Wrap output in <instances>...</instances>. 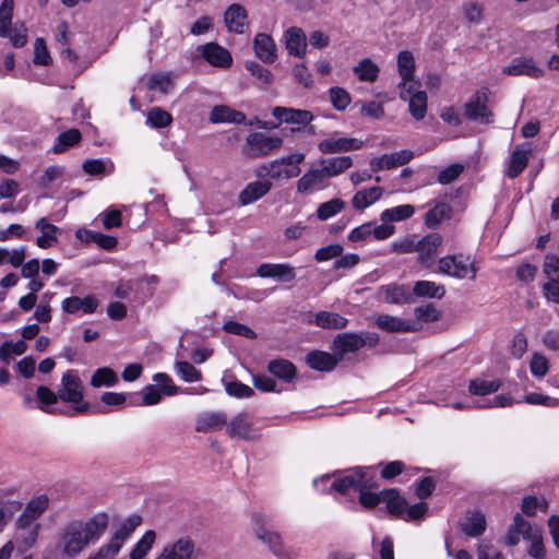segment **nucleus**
I'll return each mask as SVG.
<instances>
[{"instance_id": "nucleus-7", "label": "nucleus", "mask_w": 559, "mask_h": 559, "mask_svg": "<svg viewBox=\"0 0 559 559\" xmlns=\"http://www.w3.org/2000/svg\"><path fill=\"white\" fill-rule=\"evenodd\" d=\"M373 486V477L369 475L368 471L362 468H357L334 479L331 485V489L340 492L346 493L350 489L354 491L360 490L361 488H371Z\"/></svg>"}, {"instance_id": "nucleus-46", "label": "nucleus", "mask_w": 559, "mask_h": 559, "mask_svg": "<svg viewBox=\"0 0 559 559\" xmlns=\"http://www.w3.org/2000/svg\"><path fill=\"white\" fill-rule=\"evenodd\" d=\"M81 132L78 129H70L58 135L57 143L53 146V152L59 154L67 151L69 147L78 144L81 141Z\"/></svg>"}, {"instance_id": "nucleus-26", "label": "nucleus", "mask_w": 559, "mask_h": 559, "mask_svg": "<svg viewBox=\"0 0 559 559\" xmlns=\"http://www.w3.org/2000/svg\"><path fill=\"white\" fill-rule=\"evenodd\" d=\"M35 228L41 233V235L36 238V245L39 248L48 249L58 241L60 228L50 224L46 217L39 218L35 224Z\"/></svg>"}, {"instance_id": "nucleus-23", "label": "nucleus", "mask_w": 559, "mask_h": 559, "mask_svg": "<svg viewBox=\"0 0 559 559\" xmlns=\"http://www.w3.org/2000/svg\"><path fill=\"white\" fill-rule=\"evenodd\" d=\"M531 147L528 144L518 145L510 157L507 176L511 179L519 177L528 164Z\"/></svg>"}, {"instance_id": "nucleus-22", "label": "nucleus", "mask_w": 559, "mask_h": 559, "mask_svg": "<svg viewBox=\"0 0 559 559\" xmlns=\"http://www.w3.org/2000/svg\"><path fill=\"white\" fill-rule=\"evenodd\" d=\"M247 20L246 9L238 3L229 5L224 14V21L228 31L237 34L245 33V28L248 25Z\"/></svg>"}, {"instance_id": "nucleus-34", "label": "nucleus", "mask_w": 559, "mask_h": 559, "mask_svg": "<svg viewBox=\"0 0 559 559\" xmlns=\"http://www.w3.org/2000/svg\"><path fill=\"white\" fill-rule=\"evenodd\" d=\"M337 362V358L325 352L313 350L307 355V364L314 370L331 371Z\"/></svg>"}, {"instance_id": "nucleus-15", "label": "nucleus", "mask_w": 559, "mask_h": 559, "mask_svg": "<svg viewBox=\"0 0 559 559\" xmlns=\"http://www.w3.org/2000/svg\"><path fill=\"white\" fill-rule=\"evenodd\" d=\"M376 324L379 329L389 333H409L421 329V324L418 322H411L390 314L378 316Z\"/></svg>"}, {"instance_id": "nucleus-6", "label": "nucleus", "mask_w": 559, "mask_h": 559, "mask_svg": "<svg viewBox=\"0 0 559 559\" xmlns=\"http://www.w3.org/2000/svg\"><path fill=\"white\" fill-rule=\"evenodd\" d=\"M488 94V88H481L472 95L465 104V116L469 120L486 124L493 122V114L487 105Z\"/></svg>"}, {"instance_id": "nucleus-59", "label": "nucleus", "mask_w": 559, "mask_h": 559, "mask_svg": "<svg viewBox=\"0 0 559 559\" xmlns=\"http://www.w3.org/2000/svg\"><path fill=\"white\" fill-rule=\"evenodd\" d=\"M512 526L526 540L534 538L536 534H542L539 530L533 528L532 525L526 520H524L520 513L515 514Z\"/></svg>"}, {"instance_id": "nucleus-28", "label": "nucleus", "mask_w": 559, "mask_h": 559, "mask_svg": "<svg viewBox=\"0 0 559 559\" xmlns=\"http://www.w3.org/2000/svg\"><path fill=\"white\" fill-rule=\"evenodd\" d=\"M486 527V518L480 511L468 512L465 521L461 524L463 533L468 537H478L483 535Z\"/></svg>"}, {"instance_id": "nucleus-45", "label": "nucleus", "mask_w": 559, "mask_h": 559, "mask_svg": "<svg viewBox=\"0 0 559 559\" xmlns=\"http://www.w3.org/2000/svg\"><path fill=\"white\" fill-rule=\"evenodd\" d=\"M156 534L154 531H146L141 539L134 545L130 551V559H143L152 549Z\"/></svg>"}, {"instance_id": "nucleus-49", "label": "nucleus", "mask_w": 559, "mask_h": 559, "mask_svg": "<svg viewBox=\"0 0 559 559\" xmlns=\"http://www.w3.org/2000/svg\"><path fill=\"white\" fill-rule=\"evenodd\" d=\"M501 384L500 380L487 381L475 379L469 382L468 390L473 395L484 396L497 392L501 388Z\"/></svg>"}, {"instance_id": "nucleus-16", "label": "nucleus", "mask_w": 559, "mask_h": 559, "mask_svg": "<svg viewBox=\"0 0 559 559\" xmlns=\"http://www.w3.org/2000/svg\"><path fill=\"white\" fill-rule=\"evenodd\" d=\"M362 141L355 138H328L318 143L322 154H335L341 152L356 151L362 147Z\"/></svg>"}, {"instance_id": "nucleus-20", "label": "nucleus", "mask_w": 559, "mask_h": 559, "mask_svg": "<svg viewBox=\"0 0 559 559\" xmlns=\"http://www.w3.org/2000/svg\"><path fill=\"white\" fill-rule=\"evenodd\" d=\"M203 58L214 67L228 68L233 58L230 52L216 43H207L201 48Z\"/></svg>"}, {"instance_id": "nucleus-57", "label": "nucleus", "mask_w": 559, "mask_h": 559, "mask_svg": "<svg viewBox=\"0 0 559 559\" xmlns=\"http://www.w3.org/2000/svg\"><path fill=\"white\" fill-rule=\"evenodd\" d=\"M36 397L40 402V409L50 412L48 408L55 405L59 399L58 392L55 393L48 386L39 385L36 390Z\"/></svg>"}, {"instance_id": "nucleus-8", "label": "nucleus", "mask_w": 559, "mask_h": 559, "mask_svg": "<svg viewBox=\"0 0 559 559\" xmlns=\"http://www.w3.org/2000/svg\"><path fill=\"white\" fill-rule=\"evenodd\" d=\"M305 159L304 153H294L271 162L270 178L273 180L290 179L299 176L298 165Z\"/></svg>"}, {"instance_id": "nucleus-43", "label": "nucleus", "mask_w": 559, "mask_h": 559, "mask_svg": "<svg viewBox=\"0 0 559 559\" xmlns=\"http://www.w3.org/2000/svg\"><path fill=\"white\" fill-rule=\"evenodd\" d=\"M354 73L360 81L374 82L379 75V67L371 59L365 58L354 67Z\"/></svg>"}, {"instance_id": "nucleus-2", "label": "nucleus", "mask_w": 559, "mask_h": 559, "mask_svg": "<svg viewBox=\"0 0 559 559\" xmlns=\"http://www.w3.org/2000/svg\"><path fill=\"white\" fill-rule=\"evenodd\" d=\"M59 399L72 405L67 412H59L70 416L85 414L91 411V404L84 401L83 383L74 370H68L62 374L61 386L58 390Z\"/></svg>"}, {"instance_id": "nucleus-9", "label": "nucleus", "mask_w": 559, "mask_h": 559, "mask_svg": "<svg viewBox=\"0 0 559 559\" xmlns=\"http://www.w3.org/2000/svg\"><path fill=\"white\" fill-rule=\"evenodd\" d=\"M226 433L233 439L254 440L259 430L254 427L253 417L249 413H240L226 424Z\"/></svg>"}, {"instance_id": "nucleus-47", "label": "nucleus", "mask_w": 559, "mask_h": 559, "mask_svg": "<svg viewBox=\"0 0 559 559\" xmlns=\"http://www.w3.org/2000/svg\"><path fill=\"white\" fill-rule=\"evenodd\" d=\"M383 300L388 304H403L408 299V292L404 285H386L381 287Z\"/></svg>"}, {"instance_id": "nucleus-55", "label": "nucleus", "mask_w": 559, "mask_h": 559, "mask_svg": "<svg viewBox=\"0 0 559 559\" xmlns=\"http://www.w3.org/2000/svg\"><path fill=\"white\" fill-rule=\"evenodd\" d=\"M177 374L186 382H197L202 379L201 372L188 361L176 362Z\"/></svg>"}, {"instance_id": "nucleus-11", "label": "nucleus", "mask_w": 559, "mask_h": 559, "mask_svg": "<svg viewBox=\"0 0 559 559\" xmlns=\"http://www.w3.org/2000/svg\"><path fill=\"white\" fill-rule=\"evenodd\" d=\"M419 85L418 82H414L408 86L400 87V98L408 102L409 112L416 120L424 119L427 111V95L418 91Z\"/></svg>"}, {"instance_id": "nucleus-10", "label": "nucleus", "mask_w": 559, "mask_h": 559, "mask_svg": "<svg viewBox=\"0 0 559 559\" xmlns=\"http://www.w3.org/2000/svg\"><path fill=\"white\" fill-rule=\"evenodd\" d=\"M502 73L511 76H527L535 80L545 75L544 69L540 68L531 56L513 58L510 64L502 69Z\"/></svg>"}, {"instance_id": "nucleus-51", "label": "nucleus", "mask_w": 559, "mask_h": 559, "mask_svg": "<svg viewBox=\"0 0 559 559\" xmlns=\"http://www.w3.org/2000/svg\"><path fill=\"white\" fill-rule=\"evenodd\" d=\"M245 68L262 85H270L274 81L273 73L255 61H247Z\"/></svg>"}, {"instance_id": "nucleus-37", "label": "nucleus", "mask_w": 559, "mask_h": 559, "mask_svg": "<svg viewBox=\"0 0 559 559\" xmlns=\"http://www.w3.org/2000/svg\"><path fill=\"white\" fill-rule=\"evenodd\" d=\"M382 501L386 503L388 511L395 516H403L407 502L396 489L381 491Z\"/></svg>"}, {"instance_id": "nucleus-5", "label": "nucleus", "mask_w": 559, "mask_h": 559, "mask_svg": "<svg viewBox=\"0 0 559 559\" xmlns=\"http://www.w3.org/2000/svg\"><path fill=\"white\" fill-rule=\"evenodd\" d=\"M248 150L246 155L251 158L265 157L282 146L283 140L276 135L263 132L250 133L246 139Z\"/></svg>"}, {"instance_id": "nucleus-44", "label": "nucleus", "mask_w": 559, "mask_h": 559, "mask_svg": "<svg viewBox=\"0 0 559 559\" xmlns=\"http://www.w3.org/2000/svg\"><path fill=\"white\" fill-rule=\"evenodd\" d=\"M118 383L117 373L108 367L96 369L91 378V385L93 388L114 386Z\"/></svg>"}, {"instance_id": "nucleus-21", "label": "nucleus", "mask_w": 559, "mask_h": 559, "mask_svg": "<svg viewBox=\"0 0 559 559\" xmlns=\"http://www.w3.org/2000/svg\"><path fill=\"white\" fill-rule=\"evenodd\" d=\"M98 307V300L92 296H85L84 298L72 296L68 297L62 301L61 308L64 312L74 314L82 311L84 314H91L96 311Z\"/></svg>"}, {"instance_id": "nucleus-53", "label": "nucleus", "mask_w": 559, "mask_h": 559, "mask_svg": "<svg viewBox=\"0 0 559 559\" xmlns=\"http://www.w3.org/2000/svg\"><path fill=\"white\" fill-rule=\"evenodd\" d=\"M344 206L345 203L341 199H332L328 202H324L317 210L318 218L321 221H326L341 212Z\"/></svg>"}, {"instance_id": "nucleus-63", "label": "nucleus", "mask_w": 559, "mask_h": 559, "mask_svg": "<svg viewBox=\"0 0 559 559\" xmlns=\"http://www.w3.org/2000/svg\"><path fill=\"white\" fill-rule=\"evenodd\" d=\"M225 390L230 396L235 397H250L253 395V390L239 382V381H230L225 384Z\"/></svg>"}, {"instance_id": "nucleus-36", "label": "nucleus", "mask_w": 559, "mask_h": 559, "mask_svg": "<svg viewBox=\"0 0 559 559\" xmlns=\"http://www.w3.org/2000/svg\"><path fill=\"white\" fill-rule=\"evenodd\" d=\"M314 323L322 329L341 330L347 326L348 320L336 312L320 311L316 314Z\"/></svg>"}, {"instance_id": "nucleus-4", "label": "nucleus", "mask_w": 559, "mask_h": 559, "mask_svg": "<svg viewBox=\"0 0 559 559\" xmlns=\"http://www.w3.org/2000/svg\"><path fill=\"white\" fill-rule=\"evenodd\" d=\"M255 537L266 544L275 556L283 555V543L280 534L269 528L271 526L269 516L262 513H253L251 516Z\"/></svg>"}, {"instance_id": "nucleus-58", "label": "nucleus", "mask_w": 559, "mask_h": 559, "mask_svg": "<svg viewBox=\"0 0 559 559\" xmlns=\"http://www.w3.org/2000/svg\"><path fill=\"white\" fill-rule=\"evenodd\" d=\"M512 526L526 540L534 538L536 534H542L539 530L533 528L532 525L526 520H524L520 513L515 514Z\"/></svg>"}, {"instance_id": "nucleus-17", "label": "nucleus", "mask_w": 559, "mask_h": 559, "mask_svg": "<svg viewBox=\"0 0 559 559\" xmlns=\"http://www.w3.org/2000/svg\"><path fill=\"white\" fill-rule=\"evenodd\" d=\"M443 238L439 233H430L417 241L416 252L418 253V262L429 265L433 255L442 246Z\"/></svg>"}, {"instance_id": "nucleus-52", "label": "nucleus", "mask_w": 559, "mask_h": 559, "mask_svg": "<svg viewBox=\"0 0 559 559\" xmlns=\"http://www.w3.org/2000/svg\"><path fill=\"white\" fill-rule=\"evenodd\" d=\"M171 121V115L159 107H154L147 112V123L153 128H165Z\"/></svg>"}, {"instance_id": "nucleus-60", "label": "nucleus", "mask_w": 559, "mask_h": 559, "mask_svg": "<svg viewBox=\"0 0 559 559\" xmlns=\"http://www.w3.org/2000/svg\"><path fill=\"white\" fill-rule=\"evenodd\" d=\"M148 88L157 90L163 94H167L173 88V82L169 74H153L148 80Z\"/></svg>"}, {"instance_id": "nucleus-40", "label": "nucleus", "mask_w": 559, "mask_h": 559, "mask_svg": "<svg viewBox=\"0 0 559 559\" xmlns=\"http://www.w3.org/2000/svg\"><path fill=\"white\" fill-rule=\"evenodd\" d=\"M413 293L417 297L441 299L445 295V287L431 281H417L414 284Z\"/></svg>"}, {"instance_id": "nucleus-3", "label": "nucleus", "mask_w": 559, "mask_h": 559, "mask_svg": "<svg viewBox=\"0 0 559 559\" xmlns=\"http://www.w3.org/2000/svg\"><path fill=\"white\" fill-rule=\"evenodd\" d=\"M438 271L457 280H475L478 267L475 260L469 255L448 254L438 261Z\"/></svg>"}, {"instance_id": "nucleus-54", "label": "nucleus", "mask_w": 559, "mask_h": 559, "mask_svg": "<svg viewBox=\"0 0 559 559\" xmlns=\"http://www.w3.org/2000/svg\"><path fill=\"white\" fill-rule=\"evenodd\" d=\"M330 100L336 110H345L350 104L349 93L338 86L331 87L329 90Z\"/></svg>"}, {"instance_id": "nucleus-27", "label": "nucleus", "mask_w": 559, "mask_h": 559, "mask_svg": "<svg viewBox=\"0 0 559 559\" xmlns=\"http://www.w3.org/2000/svg\"><path fill=\"white\" fill-rule=\"evenodd\" d=\"M362 348V338L358 333H341L333 341V349L340 356Z\"/></svg>"}, {"instance_id": "nucleus-39", "label": "nucleus", "mask_w": 559, "mask_h": 559, "mask_svg": "<svg viewBox=\"0 0 559 559\" xmlns=\"http://www.w3.org/2000/svg\"><path fill=\"white\" fill-rule=\"evenodd\" d=\"M452 209L444 202L437 203L431 210L425 215V224L428 228H437L443 219L451 217Z\"/></svg>"}, {"instance_id": "nucleus-25", "label": "nucleus", "mask_w": 559, "mask_h": 559, "mask_svg": "<svg viewBox=\"0 0 559 559\" xmlns=\"http://www.w3.org/2000/svg\"><path fill=\"white\" fill-rule=\"evenodd\" d=\"M271 189L272 183L269 180L250 182L239 193V203L241 205L251 204L267 194Z\"/></svg>"}, {"instance_id": "nucleus-38", "label": "nucleus", "mask_w": 559, "mask_h": 559, "mask_svg": "<svg viewBox=\"0 0 559 559\" xmlns=\"http://www.w3.org/2000/svg\"><path fill=\"white\" fill-rule=\"evenodd\" d=\"M383 193V189L380 187H372L355 193L352 199V204L356 210H364L378 201Z\"/></svg>"}, {"instance_id": "nucleus-13", "label": "nucleus", "mask_w": 559, "mask_h": 559, "mask_svg": "<svg viewBox=\"0 0 559 559\" xmlns=\"http://www.w3.org/2000/svg\"><path fill=\"white\" fill-rule=\"evenodd\" d=\"M155 559H195V546L189 538L166 545Z\"/></svg>"}, {"instance_id": "nucleus-41", "label": "nucleus", "mask_w": 559, "mask_h": 559, "mask_svg": "<svg viewBox=\"0 0 559 559\" xmlns=\"http://www.w3.org/2000/svg\"><path fill=\"white\" fill-rule=\"evenodd\" d=\"M326 179L322 169H311L297 181V191L308 193L319 187Z\"/></svg>"}, {"instance_id": "nucleus-14", "label": "nucleus", "mask_w": 559, "mask_h": 559, "mask_svg": "<svg viewBox=\"0 0 559 559\" xmlns=\"http://www.w3.org/2000/svg\"><path fill=\"white\" fill-rule=\"evenodd\" d=\"M414 158V152L411 150H402L392 154H383L380 157H374L370 160V168L372 171H380L383 169H392L399 166L408 164Z\"/></svg>"}, {"instance_id": "nucleus-62", "label": "nucleus", "mask_w": 559, "mask_h": 559, "mask_svg": "<svg viewBox=\"0 0 559 559\" xmlns=\"http://www.w3.org/2000/svg\"><path fill=\"white\" fill-rule=\"evenodd\" d=\"M530 369L533 376L542 378L548 372V360L542 354L534 353L531 359Z\"/></svg>"}, {"instance_id": "nucleus-61", "label": "nucleus", "mask_w": 559, "mask_h": 559, "mask_svg": "<svg viewBox=\"0 0 559 559\" xmlns=\"http://www.w3.org/2000/svg\"><path fill=\"white\" fill-rule=\"evenodd\" d=\"M463 170L464 166L462 164H451L439 173L438 181L441 185H449L454 181L463 173Z\"/></svg>"}, {"instance_id": "nucleus-50", "label": "nucleus", "mask_w": 559, "mask_h": 559, "mask_svg": "<svg viewBox=\"0 0 559 559\" xmlns=\"http://www.w3.org/2000/svg\"><path fill=\"white\" fill-rule=\"evenodd\" d=\"M131 536L130 533L124 531L121 526L114 533L109 543L102 546V548L108 552L114 559L121 550L124 542Z\"/></svg>"}, {"instance_id": "nucleus-56", "label": "nucleus", "mask_w": 559, "mask_h": 559, "mask_svg": "<svg viewBox=\"0 0 559 559\" xmlns=\"http://www.w3.org/2000/svg\"><path fill=\"white\" fill-rule=\"evenodd\" d=\"M415 321L420 324L424 322H433L440 318V311L436 308L433 304H428L425 306L416 307L414 309Z\"/></svg>"}, {"instance_id": "nucleus-32", "label": "nucleus", "mask_w": 559, "mask_h": 559, "mask_svg": "<svg viewBox=\"0 0 559 559\" xmlns=\"http://www.w3.org/2000/svg\"><path fill=\"white\" fill-rule=\"evenodd\" d=\"M210 121L213 123H243L246 121V115L241 111L234 110L227 106L218 105L212 109L210 114Z\"/></svg>"}, {"instance_id": "nucleus-31", "label": "nucleus", "mask_w": 559, "mask_h": 559, "mask_svg": "<svg viewBox=\"0 0 559 559\" xmlns=\"http://www.w3.org/2000/svg\"><path fill=\"white\" fill-rule=\"evenodd\" d=\"M267 370L272 376L285 382H292L297 374L294 364L283 358L270 360Z\"/></svg>"}, {"instance_id": "nucleus-48", "label": "nucleus", "mask_w": 559, "mask_h": 559, "mask_svg": "<svg viewBox=\"0 0 559 559\" xmlns=\"http://www.w3.org/2000/svg\"><path fill=\"white\" fill-rule=\"evenodd\" d=\"M14 1L3 0L0 5V36L8 37L11 34Z\"/></svg>"}, {"instance_id": "nucleus-30", "label": "nucleus", "mask_w": 559, "mask_h": 559, "mask_svg": "<svg viewBox=\"0 0 559 559\" xmlns=\"http://www.w3.org/2000/svg\"><path fill=\"white\" fill-rule=\"evenodd\" d=\"M397 68L399 73L402 78V82L399 84V88L407 86L408 83H414V71H415V59L411 51L403 50L397 56Z\"/></svg>"}, {"instance_id": "nucleus-33", "label": "nucleus", "mask_w": 559, "mask_h": 559, "mask_svg": "<svg viewBox=\"0 0 559 559\" xmlns=\"http://www.w3.org/2000/svg\"><path fill=\"white\" fill-rule=\"evenodd\" d=\"M76 238L85 242H95L105 250H111L117 246V238L102 233H94L85 228H81L75 234Z\"/></svg>"}, {"instance_id": "nucleus-19", "label": "nucleus", "mask_w": 559, "mask_h": 559, "mask_svg": "<svg viewBox=\"0 0 559 559\" xmlns=\"http://www.w3.org/2000/svg\"><path fill=\"white\" fill-rule=\"evenodd\" d=\"M253 48L255 56L264 63H273L277 58L276 44L274 39L265 33L255 35Z\"/></svg>"}, {"instance_id": "nucleus-35", "label": "nucleus", "mask_w": 559, "mask_h": 559, "mask_svg": "<svg viewBox=\"0 0 559 559\" xmlns=\"http://www.w3.org/2000/svg\"><path fill=\"white\" fill-rule=\"evenodd\" d=\"M322 170L326 178L335 177L347 170L353 165L350 156H340L321 160Z\"/></svg>"}, {"instance_id": "nucleus-18", "label": "nucleus", "mask_w": 559, "mask_h": 559, "mask_svg": "<svg viewBox=\"0 0 559 559\" xmlns=\"http://www.w3.org/2000/svg\"><path fill=\"white\" fill-rule=\"evenodd\" d=\"M257 275L290 282L296 277V272L295 267L287 263H263L257 269Z\"/></svg>"}, {"instance_id": "nucleus-29", "label": "nucleus", "mask_w": 559, "mask_h": 559, "mask_svg": "<svg viewBox=\"0 0 559 559\" xmlns=\"http://www.w3.org/2000/svg\"><path fill=\"white\" fill-rule=\"evenodd\" d=\"M227 424L226 415L222 412H211L201 414L197 419L195 430L198 432H207L218 430Z\"/></svg>"}, {"instance_id": "nucleus-1", "label": "nucleus", "mask_w": 559, "mask_h": 559, "mask_svg": "<svg viewBox=\"0 0 559 559\" xmlns=\"http://www.w3.org/2000/svg\"><path fill=\"white\" fill-rule=\"evenodd\" d=\"M109 524L107 513H97L87 521H71L59 533L58 548L68 557H76L90 544L96 543Z\"/></svg>"}, {"instance_id": "nucleus-64", "label": "nucleus", "mask_w": 559, "mask_h": 559, "mask_svg": "<svg viewBox=\"0 0 559 559\" xmlns=\"http://www.w3.org/2000/svg\"><path fill=\"white\" fill-rule=\"evenodd\" d=\"M543 292L548 301L559 304V278L548 280L543 285Z\"/></svg>"}, {"instance_id": "nucleus-24", "label": "nucleus", "mask_w": 559, "mask_h": 559, "mask_svg": "<svg viewBox=\"0 0 559 559\" xmlns=\"http://www.w3.org/2000/svg\"><path fill=\"white\" fill-rule=\"evenodd\" d=\"M285 47L289 55L302 58L307 50V38L299 27H289L285 32Z\"/></svg>"}, {"instance_id": "nucleus-12", "label": "nucleus", "mask_w": 559, "mask_h": 559, "mask_svg": "<svg viewBox=\"0 0 559 559\" xmlns=\"http://www.w3.org/2000/svg\"><path fill=\"white\" fill-rule=\"evenodd\" d=\"M49 503L50 499L47 495H39L31 499L16 520V527H29L32 524H37L36 521L49 508Z\"/></svg>"}, {"instance_id": "nucleus-42", "label": "nucleus", "mask_w": 559, "mask_h": 559, "mask_svg": "<svg viewBox=\"0 0 559 559\" xmlns=\"http://www.w3.org/2000/svg\"><path fill=\"white\" fill-rule=\"evenodd\" d=\"M415 213V207L411 204L397 205L391 209L384 210L380 218L382 222H400L412 217Z\"/></svg>"}]
</instances>
